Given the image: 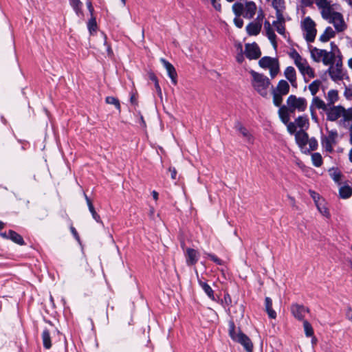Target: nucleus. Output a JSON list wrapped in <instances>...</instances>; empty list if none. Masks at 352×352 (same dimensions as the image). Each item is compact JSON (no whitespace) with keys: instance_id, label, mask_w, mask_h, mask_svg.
Masks as SVG:
<instances>
[{"instance_id":"25","label":"nucleus","mask_w":352,"mask_h":352,"mask_svg":"<svg viewBox=\"0 0 352 352\" xmlns=\"http://www.w3.org/2000/svg\"><path fill=\"white\" fill-rule=\"evenodd\" d=\"M273 89L285 96L289 91V85L287 81L281 80L278 82L276 88Z\"/></svg>"},{"instance_id":"16","label":"nucleus","mask_w":352,"mask_h":352,"mask_svg":"<svg viewBox=\"0 0 352 352\" xmlns=\"http://www.w3.org/2000/svg\"><path fill=\"white\" fill-rule=\"evenodd\" d=\"M161 61L166 68L168 75L171 79L173 84L176 85L177 84V74L174 66L165 59H162Z\"/></svg>"},{"instance_id":"17","label":"nucleus","mask_w":352,"mask_h":352,"mask_svg":"<svg viewBox=\"0 0 352 352\" xmlns=\"http://www.w3.org/2000/svg\"><path fill=\"white\" fill-rule=\"evenodd\" d=\"M199 252L191 248H188L186 250V263L189 266L196 264L198 261Z\"/></svg>"},{"instance_id":"52","label":"nucleus","mask_w":352,"mask_h":352,"mask_svg":"<svg viewBox=\"0 0 352 352\" xmlns=\"http://www.w3.org/2000/svg\"><path fill=\"white\" fill-rule=\"evenodd\" d=\"M87 6L88 10L90 12L91 16H94V8L92 6V3H91V1H89V0L87 1Z\"/></svg>"},{"instance_id":"4","label":"nucleus","mask_w":352,"mask_h":352,"mask_svg":"<svg viewBox=\"0 0 352 352\" xmlns=\"http://www.w3.org/2000/svg\"><path fill=\"white\" fill-rule=\"evenodd\" d=\"M229 335L232 340L243 346L246 352H253L254 345L250 338L240 329L236 330L234 322H230Z\"/></svg>"},{"instance_id":"1","label":"nucleus","mask_w":352,"mask_h":352,"mask_svg":"<svg viewBox=\"0 0 352 352\" xmlns=\"http://www.w3.org/2000/svg\"><path fill=\"white\" fill-rule=\"evenodd\" d=\"M314 1L320 10L322 17L333 23L338 32H343L346 29V24L342 14L335 10L330 1L328 0H314Z\"/></svg>"},{"instance_id":"46","label":"nucleus","mask_w":352,"mask_h":352,"mask_svg":"<svg viewBox=\"0 0 352 352\" xmlns=\"http://www.w3.org/2000/svg\"><path fill=\"white\" fill-rule=\"evenodd\" d=\"M297 124H296V122H290L287 125V130L290 133H294L296 131V127Z\"/></svg>"},{"instance_id":"47","label":"nucleus","mask_w":352,"mask_h":352,"mask_svg":"<svg viewBox=\"0 0 352 352\" xmlns=\"http://www.w3.org/2000/svg\"><path fill=\"white\" fill-rule=\"evenodd\" d=\"M265 310L270 318L275 319L276 317V311L272 309V307L265 308Z\"/></svg>"},{"instance_id":"19","label":"nucleus","mask_w":352,"mask_h":352,"mask_svg":"<svg viewBox=\"0 0 352 352\" xmlns=\"http://www.w3.org/2000/svg\"><path fill=\"white\" fill-rule=\"evenodd\" d=\"M264 28H265V30L266 32V35L268 37L269 40L272 43L274 47L276 48V46H277L276 40V36L274 32V30L272 29L271 23L267 21H265Z\"/></svg>"},{"instance_id":"29","label":"nucleus","mask_w":352,"mask_h":352,"mask_svg":"<svg viewBox=\"0 0 352 352\" xmlns=\"http://www.w3.org/2000/svg\"><path fill=\"white\" fill-rule=\"evenodd\" d=\"M339 193L342 198H349L352 195V188L349 186H342L339 190Z\"/></svg>"},{"instance_id":"51","label":"nucleus","mask_w":352,"mask_h":352,"mask_svg":"<svg viewBox=\"0 0 352 352\" xmlns=\"http://www.w3.org/2000/svg\"><path fill=\"white\" fill-rule=\"evenodd\" d=\"M148 74L149 78L151 80H153L155 83L158 82V79H157V76H155V74L153 72H149Z\"/></svg>"},{"instance_id":"36","label":"nucleus","mask_w":352,"mask_h":352,"mask_svg":"<svg viewBox=\"0 0 352 352\" xmlns=\"http://www.w3.org/2000/svg\"><path fill=\"white\" fill-rule=\"evenodd\" d=\"M8 234H9V237L16 243L19 244V245L23 244V238L19 234H17L13 231H10Z\"/></svg>"},{"instance_id":"38","label":"nucleus","mask_w":352,"mask_h":352,"mask_svg":"<svg viewBox=\"0 0 352 352\" xmlns=\"http://www.w3.org/2000/svg\"><path fill=\"white\" fill-rule=\"evenodd\" d=\"M312 104L315 107H316L318 109H321L322 110H327V105L324 103V102L318 97L314 98Z\"/></svg>"},{"instance_id":"58","label":"nucleus","mask_w":352,"mask_h":352,"mask_svg":"<svg viewBox=\"0 0 352 352\" xmlns=\"http://www.w3.org/2000/svg\"><path fill=\"white\" fill-rule=\"evenodd\" d=\"M169 170L171 172V177L175 179L176 178V175H177V170L175 168H169Z\"/></svg>"},{"instance_id":"31","label":"nucleus","mask_w":352,"mask_h":352,"mask_svg":"<svg viewBox=\"0 0 352 352\" xmlns=\"http://www.w3.org/2000/svg\"><path fill=\"white\" fill-rule=\"evenodd\" d=\"M87 28L90 34H93L94 32H96L98 25L94 16H91V19L89 20L87 23Z\"/></svg>"},{"instance_id":"9","label":"nucleus","mask_w":352,"mask_h":352,"mask_svg":"<svg viewBox=\"0 0 352 352\" xmlns=\"http://www.w3.org/2000/svg\"><path fill=\"white\" fill-rule=\"evenodd\" d=\"M300 27L305 40L309 43L313 42L317 34L315 21L311 17L307 16L301 21Z\"/></svg>"},{"instance_id":"63","label":"nucleus","mask_w":352,"mask_h":352,"mask_svg":"<svg viewBox=\"0 0 352 352\" xmlns=\"http://www.w3.org/2000/svg\"><path fill=\"white\" fill-rule=\"evenodd\" d=\"M349 160L352 162V148L350 150L349 152Z\"/></svg>"},{"instance_id":"8","label":"nucleus","mask_w":352,"mask_h":352,"mask_svg":"<svg viewBox=\"0 0 352 352\" xmlns=\"http://www.w3.org/2000/svg\"><path fill=\"white\" fill-rule=\"evenodd\" d=\"M327 119L331 121H336L340 118H343V122L352 121V112L346 110L342 106H333L327 110Z\"/></svg>"},{"instance_id":"6","label":"nucleus","mask_w":352,"mask_h":352,"mask_svg":"<svg viewBox=\"0 0 352 352\" xmlns=\"http://www.w3.org/2000/svg\"><path fill=\"white\" fill-rule=\"evenodd\" d=\"M296 141L300 149L304 153H309L316 148L318 144L314 138H309L307 133L304 130H300L296 133Z\"/></svg>"},{"instance_id":"2","label":"nucleus","mask_w":352,"mask_h":352,"mask_svg":"<svg viewBox=\"0 0 352 352\" xmlns=\"http://www.w3.org/2000/svg\"><path fill=\"white\" fill-rule=\"evenodd\" d=\"M332 51L327 52L325 50L314 47L310 50L311 57L314 61L316 63L322 62L324 65H331L335 61L336 55L334 49L337 46L333 43H331Z\"/></svg>"},{"instance_id":"48","label":"nucleus","mask_w":352,"mask_h":352,"mask_svg":"<svg viewBox=\"0 0 352 352\" xmlns=\"http://www.w3.org/2000/svg\"><path fill=\"white\" fill-rule=\"evenodd\" d=\"M70 230H71L72 234L74 235V236L75 237V239H76V241L78 242V243L80 245H81L80 236H79L76 230L75 229V228H74L73 226H71Z\"/></svg>"},{"instance_id":"26","label":"nucleus","mask_w":352,"mask_h":352,"mask_svg":"<svg viewBox=\"0 0 352 352\" xmlns=\"http://www.w3.org/2000/svg\"><path fill=\"white\" fill-rule=\"evenodd\" d=\"M277 20L273 23L274 26L276 28L277 32L281 35L285 36V19L282 16V18L276 17Z\"/></svg>"},{"instance_id":"12","label":"nucleus","mask_w":352,"mask_h":352,"mask_svg":"<svg viewBox=\"0 0 352 352\" xmlns=\"http://www.w3.org/2000/svg\"><path fill=\"white\" fill-rule=\"evenodd\" d=\"M329 68L328 69L329 74L331 78L333 80H339L342 79L343 72H342V63L341 60H336L331 63V65H329Z\"/></svg>"},{"instance_id":"32","label":"nucleus","mask_w":352,"mask_h":352,"mask_svg":"<svg viewBox=\"0 0 352 352\" xmlns=\"http://www.w3.org/2000/svg\"><path fill=\"white\" fill-rule=\"evenodd\" d=\"M105 102L107 104H111V105H114L115 107L119 111H120V109H121V106H120V101L118 98L113 97V96H107L106 98H105Z\"/></svg>"},{"instance_id":"50","label":"nucleus","mask_w":352,"mask_h":352,"mask_svg":"<svg viewBox=\"0 0 352 352\" xmlns=\"http://www.w3.org/2000/svg\"><path fill=\"white\" fill-rule=\"evenodd\" d=\"M208 256L211 258L212 261H213L214 263H217L218 265H221L222 262L218 258L217 256L212 254H208Z\"/></svg>"},{"instance_id":"40","label":"nucleus","mask_w":352,"mask_h":352,"mask_svg":"<svg viewBox=\"0 0 352 352\" xmlns=\"http://www.w3.org/2000/svg\"><path fill=\"white\" fill-rule=\"evenodd\" d=\"M311 160L314 166L319 167L322 164V156L318 153H314L311 155Z\"/></svg>"},{"instance_id":"55","label":"nucleus","mask_w":352,"mask_h":352,"mask_svg":"<svg viewBox=\"0 0 352 352\" xmlns=\"http://www.w3.org/2000/svg\"><path fill=\"white\" fill-rule=\"evenodd\" d=\"M211 2L212 3V6L213 7L217 10H221V4L217 3V0H211Z\"/></svg>"},{"instance_id":"62","label":"nucleus","mask_w":352,"mask_h":352,"mask_svg":"<svg viewBox=\"0 0 352 352\" xmlns=\"http://www.w3.org/2000/svg\"><path fill=\"white\" fill-rule=\"evenodd\" d=\"M348 66L352 69V57L348 60Z\"/></svg>"},{"instance_id":"23","label":"nucleus","mask_w":352,"mask_h":352,"mask_svg":"<svg viewBox=\"0 0 352 352\" xmlns=\"http://www.w3.org/2000/svg\"><path fill=\"white\" fill-rule=\"evenodd\" d=\"M316 206L321 215L328 219L331 218V213L325 200L316 205Z\"/></svg>"},{"instance_id":"27","label":"nucleus","mask_w":352,"mask_h":352,"mask_svg":"<svg viewBox=\"0 0 352 352\" xmlns=\"http://www.w3.org/2000/svg\"><path fill=\"white\" fill-rule=\"evenodd\" d=\"M338 91L337 90L331 89L328 91L327 100L329 105L333 104L338 100Z\"/></svg>"},{"instance_id":"34","label":"nucleus","mask_w":352,"mask_h":352,"mask_svg":"<svg viewBox=\"0 0 352 352\" xmlns=\"http://www.w3.org/2000/svg\"><path fill=\"white\" fill-rule=\"evenodd\" d=\"M199 285L208 296V297L212 300H214L212 289L207 283L202 281H199Z\"/></svg>"},{"instance_id":"54","label":"nucleus","mask_w":352,"mask_h":352,"mask_svg":"<svg viewBox=\"0 0 352 352\" xmlns=\"http://www.w3.org/2000/svg\"><path fill=\"white\" fill-rule=\"evenodd\" d=\"M130 102L132 104H133L134 106H138V100L135 97V96L134 94H133L131 98H130Z\"/></svg>"},{"instance_id":"60","label":"nucleus","mask_w":352,"mask_h":352,"mask_svg":"<svg viewBox=\"0 0 352 352\" xmlns=\"http://www.w3.org/2000/svg\"><path fill=\"white\" fill-rule=\"evenodd\" d=\"M236 60H237V62H239V63H241L244 60V57H243V54H239V55L236 56Z\"/></svg>"},{"instance_id":"24","label":"nucleus","mask_w":352,"mask_h":352,"mask_svg":"<svg viewBox=\"0 0 352 352\" xmlns=\"http://www.w3.org/2000/svg\"><path fill=\"white\" fill-rule=\"evenodd\" d=\"M285 78L291 82L293 86H295L296 81V73L293 67H287L285 70Z\"/></svg>"},{"instance_id":"22","label":"nucleus","mask_w":352,"mask_h":352,"mask_svg":"<svg viewBox=\"0 0 352 352\" xmlns=\"http://www.w3.org/2000/svg\"><path fill=\"white\" fill-rule=\"evenodd\" d=\"M336 36V32L331 27H327L319 37V40L322 43L329 41L331 38Z\"/></svg>"},{"instance_id":"37","label":"nucleus","mask_w":352,"mask_h":352,"mask_svg":"<svg viewBox=\"0 0 352 352\" xmlns=\"http://www.w3.org/2000/svg\"><path fill=\"white\" fill-rule=\"evenodd\" d=\"M42 337L44 346L47 349H50L52 346V343L49 331H44Z\"/></svg>"},{"instance_id":"41","label":"nucleus","mask_w":352,"mask_h":352,"mask_svg":"<svg viewBox=\"0 0 352 352\" xmlns=\"http://www.w3.org/2000/svg\"><path fill=\"white\" fill-rule=\"evenodd\" d=\"M303 327H304L305 335L309 337V336H312L314 335L313 328H312L311 324L308 321L305 320L303 322Z\"/></svg>"},{"instance_id":"35","label":"nucleus","mask_w":352,"mask_h":352,"mask_svg":"<svg viewBox=\"0 0 352 352\" xmlns=\"http://www.w3.org/2000/svg\"><path fill=\"white\" fill-rule=\"evenodd\" d=\"M85 199H86V201H87V206L89 207V210L90 211V212L92 214V217L94 219H96L97 221H99V219H100V217L99 215L96 213L94 208V206L91 203V201L87 197V195H85Z\"/></svg>"},{"instance_id":"18","label":"nucleus","mask_w":352,"mask_h":352,"mask_svg":"<svg viewBox=\"0 0 352 352\" xmlns=\"http://www.w3.org/2000/svg\"><path fill=\"white\" fill-rule=\"evenodd\" d=\"M236 129L240 133V134L243 137V138L250 144H253L254 141V138L250 131L243 124L238 123L236 125Z\"/></svg>"},{"instance_id":"49","label":"nucleus","mask_w":352,"mask_h":352,"mask_svg":"<svg viewBox=\"0 0 352 352\" xmlns=\"http://www.w3.org/2000/svg\"><path fill=\"white\" fill-rule=\"evenodd\" d=\"M234 23L236 27L241 28L243 25V21L242 19H239V16L234 19Z\"/></svg>"},{"instance_id":"15","label":"nucleus","mask_w":352,"mask_h":352,"mask_svg":"<svg viewBox=\"0 0 352 352\" xmlns=\"http://www.w3.org/2000/svg\"><path fill=\"white\" fill-rule=\"evenodd\" d=\"M245 53L249 59H257L261 56V51L256 43L246 44Z\"/></svg>"},{"instance_id":"43","label":"nucleus","mask_w":352,"mask_h":352,"mask_svg":"<svg viewBox=\"0 0 352 352\" xmlns=\"http://www.w3.org/2000/svg\"><path fill=\"white\" fill-rule=\"evenodd\" d=\"M310 195L314 201L316 205L323 201L324 199L314 191H310Z\"/></svg>"},{"instance_id":"13","label":"nucleus","mask_w":352,"mask_h":352,"mask_svg":"<svg viewBox=\"0 0 352 352\" xmlns=\"http://www.w3.org/2000/svg\"><path fill=\"white\" fill-rule=\"evenodd\" d=\"M264 14L261 10L258 12L256 21L250 23L247 27L246 30L249 35H257L262 28V21L264 18Z\"/></svg>"},{"instance_id":"10","label":"nucleus","mask_w":352,"mask_h":352,"mask_svg":"<svg viewBox=\"0 0 352 352\" xmlns=\"http://www.w3.org/2000/svg\"><path fill=\"white\" fill-rule=\"evenodd\" d=\"M258 64L261 67L269 69L272 78H274L279 72V64L276 58L265 56L260 59Z\"/></svg>"},{"instance_id":"44","label":"nucleus","mask_w":352,"mask_h":352,"mask_svg":"<svg viewBox=\"0 0 352 352\" xmlns=\"http://www.w3.org/2000/svg\"><path fill=\"white\" fill-rule=\"evenodd\" d=\"M344 96L346 100L352 101V85L345 87Z\"/></svg>"},{"instance_id":"39","label":"nucleus","mask_w":352,"mask_h":352,"mask_svg":"<svg viewBox=\"0 0 352 352\" xmlns=\"http://www.w3.org/2000/svg\"><path fill=\"white\" fill-rule=\"evenodd\" d=\"M272 95H273V102L274 104L279 107L280 106L282 102H283V94H280L278 93L277 91L272 90Z\"/></svg>"},{"instance_id":"45","label":"nucleus","mask_w":352,"mask_h":352,"mask_svg":"<svg viewBox=\"0 0 352 352\" xmlns=\"http://www.w3.org/2000/svg\"><path fill=\"white\" fill-rule=\"evenodd\" d=\"M331 175L332 179L336 182H340L341 179L342 175H341L340 172H339V171L334 170L332 172Z\"/></svg>"},{"instance_id":"14","label":"nucleus","mask_w":352,"mask_h":352,"mask_svg":"<svg viewBox=\"0 0 352 352\" xmlns=\"http://www.w3.org/2000/svg\"><path fill=\"white\" fill-rule=\"evenodd\" d=\"M338 133L335 131H330L328 135L323 138L322 144L327 151L331 152L333 146L337 142Z\"/></svg>"},{"instance_id":"21","label":"nucleus","mask_w":352,"mask_h":352,"mask_svg":"<svg viewBox=\"0 0 352 352\" xmlns=\"http://www.w3.org/2000/svg\"><path fill=\"white\" fill-rule=\"evenodd\" d=\"M292 311L295 318L302 320L307 310L303 306L294 305L292 307Z\"/></svg>"},{"instance_id":"59","label":"nucleus","mask_w":352,"mask_h":352,"mask_svg":"<svg viewBox=\"0 0 352 352\" xmlns=\"http://www.w3.org/2000/svg\"><path fill=\"white\" fill-rule=\"evenodd\" d=\"M152 196H153V199H154L155 201H157L158 200V196H159V195H158V192H157V191L153 190V191L152 192Z\"/></svg>"},{"instance_id":"28","label":"nucleus","mask_w":352,"mask_h":352,"mask_svg":"<svg viewBox=\"0 0 352 352\" xmlns=\"http://www.w3.org/2000/svg\"><path fill=\"white\" fill-rule=\"evenodd\" d=\"M288 111H289V109L285 106L281 107L278 111L280 118L285 124H287L289 120Z\"/></svg>"},{"instance_id":"3","label":"nucleus","mask_w":352,"mask_h":352,"mask_svg":"<svg viewBox=\"0 0 352 352\" xmlns=\"http://www.w3.org/2000/svg\"><path fill=\"white\" fill-rule=\"evenodd\" d=\"M289 56L293 59L294 64L302 76H308L310 78L315 77L314 69L309 65L308 61L302 58L296 50H293L291 51Z\"/></svg>"},{"instance_id":"30","label":"nucleus","mask_w":352,"mask_h":352,"mask_svg":"<svg viewBox=\"0 0 352 352\" xmlns=\"http://www.w3.org/2000/svg\"><path fill=\"white\" fill-rule=\"evenodd\" d=\"M297 126L300 128V130H303L304 128H308L309 126V121L308 119L303 116H300L295 120Z\"/></svg>"},{"instance_id":"56","label":"nucleus","mask_w":352,"mask_h":352,"mask_svg":"<svg viewBox=\"0 0 352 352\" xmlns=\"http://www.w3.org/2000/svg\"><path fill=\"white\" fill-rule=\"evenodd\" d=\"M155 87L156 88V90H157L158 96L162 98V89H161V88L160 87V85H159V82H157V83H155Z\"/></svg>"},{"instance_id":"11","label":"nucleus","mask_w":352,"mask_h":352,"mask_svg":"<svg viewBox=\"0 0 352 352\" xmlns=\"http://www.w3.org/2000/svg\"><path fill=\"white\" fill-rule=\"evenodd\" d=\"M287 102L288 109L291 112L295 110L304 111L307 107V101L305 98H297L294 95H291L288 97Z\"/></svg>"},{"instance_id":"61","label":"nucleus","mask_w":352,"mask_h":352,"mask_svg":"<svg viewBox=\"0 0 352 352\" xmlns=\"http://www.w3.org/2000/svg\"><path fill=\"white\" fill-rule=\"evenodd\" d=\"M140 121L142 122L143 127H146V122L144 121V117L142 115H140Z\"/></svg>"},{"instance_id":"57","label":"nucleus","mask_w":352,"mask_h":352,"mask_svg":"<svg viewBox=\"0 0 352 352\" xmlns=\"http://www.w3.org/2000/svg\"><path fill=\"white\" fill-rule=\"evenodd\" d=\"M265 308L272 307V302L270 298L267 297L265 298Z\"/></svg>"},{"instance_id":"53","label":"nucleus","mask_w":352,"mask_h":352,"mask_svg":"<svg viewBox=\"0 0 352 352\" xmlns=\"http://www.w3.org/2000/svg\"><path fill=\"white\" fill-rule=\"evenodd\" d=\"M314 0H301V3L304 6H311L314 3Z\"/></svg>"},{"instance_id":"33","label":"nucleus","mask_w":352,"mask_h":352,"mask_svg":"<svg viewBox=\"0 0 352 352\" xmlns=\"http://www.w3.org/2000/svg\"><path fill=\"white\" fill-rule=\"evenodd\" d=\"M321 82L319 80H314L309 85V90L313 96L318 91Z\"/></svg>"},{"instance_id":"42","label":"nucleus","mask_w":352,"mask_h":352,"mask_svg":"<svg viewBox=\"0 0 352 352\" xmlns=\"http://www.w3.org/2000/svg\"><path fill=\"white\" fill-rule=\"evenodd\" d=\"M70 4L78 14L81 12L82 3L80 0H70Z\"/></svg>"},{"instance_id":"7","label":"nucleus","mask_w":352,"mask_h":352,"mask_svg":"<svg viewBox=\"0 0 352 352\" xmlns=\"http://www.w3.org/2000/svg\"><path fill=\"white\" fill-rule=\"evenodd\" d=\"M250 74L253 78L252 86L254 89L263 97H266L271 84L269 78L254 71H251Z\"/></svg>"},{"instance_id":"20","label":"nucleus","mask_w":352,"mask_h":352,"mask_svg":"<svg viewBox=\"0 0 352 352\" xmlns=\"http://www.w3.org/2000/svg\"><path fill=\"white\" fill-rule=\"evenodd\" d=\"M272 6L276 11V17L281 19L285 9V0H272Z\"/></svg>"},{"instance_id":"5","label":"nucleus","mask_w":352,"mask_h":352,"mask_svg":"<svg viewBox=\"0 0 352 352\" xmlns=\"http://www.w3.org/2000/svg\"><path fill=\"white\" fill-rule=\"evenodd\" d=\"M256 10V5L253 1H247L245 4L235 3L232 6V11L236 16H243L248 19L254 17Z\"/></svg>"},{"instance_id":"64","label":"nucleus","mask_w":352,"mask_h":352,"mask_svg":"<svg viewBox=\"0 0 352 352\" xmlns=\"http://www.w3.org/2000/svg\"><path fill=\"white\" fill-rule=\"evenodd\" d=\"M351 131V133H350V142L352 144V131Z\"/></svg>"}]
</instances>
